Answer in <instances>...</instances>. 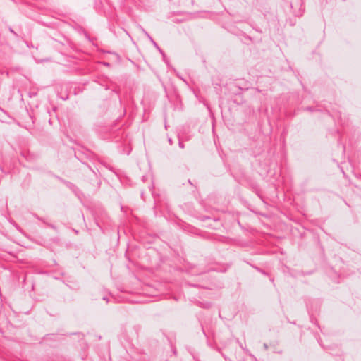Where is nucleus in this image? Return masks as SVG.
I'll use <instances>...</instances> for the list:
<instances>
[{
	"instance_id": "f257e3e1",
	"label": "nucleus",
	"mask_w": 361,
	"mask_h": 361,
	"mask_svg": "<svg viewBox=\"0 0 361 361\" xmlns=\"http://www.w3.org/2000/svg\"><path fill=\"white\" fill-rule=\"evenodd\" d=\"M150 39H151V41L153 42V44H154L155 46H157V44H156L155 42H154L151 38H150Z\"/></svg>"
}]
</instances>
